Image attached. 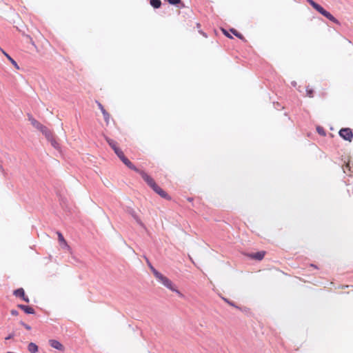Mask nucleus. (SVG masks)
<instances>
[{
  "mask_svg": "<svg viewBox=\"0 0 353 353\" xmlns=\"http://www.w3.org/2000/svg\"><path fill=\"white\" fill-rule=\"evenodd\" d=\"M142 179L145 182L161 197L166 199L171 200V196L162 188H161L154 181V179L149 176L145 171L141 173Z\"/></svg>",
  "mask_w": 353,
  "mask_h": 353,
  "instance_id": "nucleus-1",
  "label": "nucleus"
},
{
  "mask_svg": "<svg viewBox=\"0 0 353 353\" xmlns=\"http://www.w3.org/2000/svg\"><path fill=\"white\" fill-rule=\"evenodd\" d=\"M29 121L31 124L37 130L41 131L46 138L50 137V130L45 125H42L40 122L32 117L31 114H28Z\"/></svg>",
  "mask_w": 353,
  "mask_h": 353,
  "instance_id": "nucleus-2",
  "label": "nucleus"
},
{
  "mask_svg": "<svg viewBox=\"0 0 353 353\" xmlns=\"http://www.w3.org/2000/svg\"><path fill=\"white\" fill-rule=\"evenodd\" d=\"M117 156L119 158V159L130 170H134V172L139 173L141 175L143 170H141L137 168L123 154L121 150H119L117 153H115Z\"/></svg>",
  "mask_w": 353,
  "mask_h": 353,
  "instance_id": "nucleus-3",
  "label": "nucleus"
},
{
  "mask_svg": "<svg viewBox=\"0 0 353 353\" xmlns=\"http://www.w3.org/2000/svg\"><path fill=\"white\" fill-rule=\"evenodd\" d=\"M153 274L157 281L165 287H172V281L156 269H153Z\"/></svg>",
  "mask_w": 353,
  "mask_h": 353,
  "instance_id": "nucleus-4",
  "label": "nucleus"
},
{
  "mask_svg": "<svg viewBox=\"0 0 353 353\" xmlns=\"http://www.w3.org/2000/svg\"><path fill=\"white\" fill-rule=\"evenodd\" d=\"M315 10L330 21H332L333 23L337 25H340L339 21L336 18H335L330 12L324 9L320 4L317 6V8Z\"/></svg>",
  "mask_w": 353,
  "mask_h": 353,
  "instance_id": "nucleus-5",
  "label": "nucleus"
},
{
  "mask_svg": "<svg viewBox=\"0 0 353 353\" xmlns=\"http://www.w3.org/2000/svg\"><path fill=\"white\" fill-rule=\"evenodd\" d=\"M339 136L345 141H352L353 139V130L350 128H343L339 132Z\"/></svg>",
  "mask_w": 353,
  "mask_h": 353,
  "instance_id": "nucleus-6",
  "label": "nucleus"
},
{
  "mask_svg": "<svg viewBox=\"0 0 353 353\" xmlns=\"http://www.w3.org/2000/svg\"><path fill=\"white\" fill-rule=\"evenodd\" d=\"M265 254V251H259L255 253L247 254L246 256L254 260L261 261L263 259Z\"/></svg>",
  "mask_w": 353,
  "mask_h": 353,
  "instance_id": "nucleus-7",
  "label": "nucleus"
},
{
  "mask_svg": "<svg viewBox=\"0 0 353 353\" xmlns=\"http://www.w3.org/2000/svg\"><path fill=\"white\" fill-rule=\"evenodd\" d=\"M96 103L97 104L98 108L100 109L101 113L103 114V119H104L105 121L108 124L109 123V120H110V114L105 110V109L104 108V107L100 102L97 101Z\"/></svg>",
  "mask_w": 353,
  "mask_h": 353,
  "instance_id": "nucleus-8",
  "label": "nucleus"
},
{
  "mask_svg": "<svg viewBox=\"0 0 353 353\" xmlns=\"http://www.w3.org/2000/svg\"><path fill=\"white\" fill-rule=\"evenodd\" d=\"M14 295H15L16 296H19L20 298H21L24 301H26V303H28L29 302V299L28 297L25 294V292H24V290H23V288H19L16 290L14 291L13 292Z\"/></svg>",
  "mask_w": 353,
  "mask_h": 353,
  "instance_id": "nucleus-9",
  "label": "nucleus"
},
{
  "mask_svg": "<svg viewBox=\"0 0 353 353\" xmlns=\"http://www.w3.org/2000/svg\"><path fill=\"white\" fill-rule=\"evenodd\" d=\"M49 344L50 345L56 349V350H58L59 351H64V347L63 345L58 341L57 340H54V339H51L49 341Z\"/></svg>",
  "mask_w": 353,
  "mask_h": 353,
  "instance_id": "nucleus-10",
  "label": "nucleus"
},
{
  "mask_svg": "<svg viewBox=\"0 0 353 353\" xmlns=\"http://www.w3.org/2000/svg\"><path fill=\"white\" fill-rule=\"evenodd\" d=\"M105 139L107 141V143H108V145L111 147V148L114 150V153H117L119 150H121L117 146V143L114 140H113L108 137H105Z\"/></svg>",
  "mask_w": 353,
  "mask_h": 353,
  "instance_id": "nucleus-11",
  "label": "nucleus"
},
{
  "mask_svg": "<svg viewBox=\"0 0 353 353\" xmlns=\"http://www.w3.org/2000/svg\"><path fill=\"white\" fill-rule=\"evenodd\" d=\"M18 307H19L20 309L23 310L26 314H34V310L30 306L20 304V305H18Z\"/></svg>",
  "mask_w": 353,
  "mask_h": 353,
  "instance_id": "nucleus-12",
  "label": "nucleus"
},
{
  "mask_svg": "<svg viewBox=\"0 0 353 353\" xmlns=\"http://www.w3.org/2000/svg\"><path fill=\"white\" fill-rule=\"evenodd\" d=\"M48 141H49L52 145V146L55 149H59V144L57 142V141L54 139L52 132H50V137L46 138Z\"/></svg>",
  "mask_w": 353,
  "mask_h": 353,
  "instance_id": "nucleus-13",
  "label": "nucleus"
},
{
  "mask_svg": "<svg viewBox=\"0 0 353 353\" xmlns=\"http://www.w3.org/2000/svg\"><path fill=\"white\" fill-rule=\"evenodd\" d=\"M150 4L155 9L160 8L162 3L161 0H150Z\"/></svg>",
  "mask_w": 353,
  "mask_h": 353,
  "instance_id": "nucleus-14",
  "label": "nucleus"
},
{
  "mask_svg": "<svg viewBox=\"0 0 353 353\" xmlns=\"http://www.w3.org/2000/svg\"><path fill=\"white\" fill-rule=\"evenodd\" d=\"M2 52L3 53V54L7 57V59L10 61V63L12 64V65L17 68V69H19V67L17 64V63L8 54L6 53L5 51H3L2 50Z\"/></svg>",
  "mask_w": 353,
  "mask_h": 353,
  "instance_id": "nucleus-15",
  "label": "nucleus"
},
{
  "mask_svg": "<svg viewBox=\"0 0 353 353\" xmlns=\"http://www.w3.org/2000/svg\"><path fill=\"white\" fill-rule=\"evenodd\" d=\"M28 350L31 353H36L38 351V346L34 343H30L28 346Z\"/></svg>",
  "mask_w": 353,
  "mask_h": 353,
  "instance_id": "nucleus-16",
  "label": "nucleus"
},
{
  "mask_svg": "<svg viewBox=\"0 0 353 353\" xmlns=\"http://www.w3.org/2000/svg\"><path fill=\"white\" fill-rule=\"evenodd\" d=\"M57 233L58 235L59 241L60 242V245H62L63 244L65 246H68L61 232H57Z\"/></svg>",
  "mask_w": 353,
  "mask_h": 353,
  "instance_id": "nucleus-17",
  "label": "nucleus"
},
{
  "mask_svg": "<svg viewBox=\"0 0 353 353\" xmlns=\"http://www.w3.org/2000/svg\"><path fill=\"white\" fill-rule=\"evenodd\" d=\"M230 31L232 32V34H234L236 37H238L239 39L243 40V41H245V37L243 36L242 34H241L240 32H239L236 30H235L234 28H231L230 29Z\"/></svg>",
  "mask_w": 353,
  "mask_h": 353,
  "instance_id": "nucleus-18",
  "label": "nucleus"
},
{
  "mask_svg": "<svg viewBox=\"0 0 353 353\" xmlns=\"http://www.w3.org/2000/svg\"><path fill=\"white\" fill-rule=\"evenodd\" d=\"M316 131L317 132L321 135V136H325L326 133H325V130H324V128L321 126H318L316 128Z\"/></svg>",
  "mask_w": 353,
  "mask_h": 353,
  "instance_id": "nucleus-19",
  "label": "nucleus"
},
{
  "mask_svg": "<svg viewBox=\"0 0 353 353\" xmlns=\"http://www.w3.org/2000/svg\"><path fill=\"white\" fill-rule=\"evenodd\" d=\"M127 212H128V214H130L133 217L134 219H135V217L138 216L137 212L132 208H129L127 210Z\"/></svg>",
  "mask_w": 353,
  "mask_h": 353,
  "instance_id": "nucleus-20",
  "label": "nucleus"
},
{
  "mask_svg": "<svg viewBox=\"0 0 353 353\" xmlns=\"http://www.w3.org/2000/svg\"><path fill=\"white\" fill-rule=\"evenodd\" d=\"M169 4L172 6H178L181 3V0H166Z\"/></svg>",
  "mask_w": 353,
  "mask_h": 353,
  "instance_id": "nucleus-21",
  "label": "nucleus"
},
{
  "mask_svg": "<svg viewBox=\"0 0 353 353\" xmlns=\"http://www.w3.org/2000/svg\"><path fill=\"white\" fill-rule=\"evenodd\" d=\"M306 92H307V95L309 97H314V90L312 88H310L309 86H307L306 88Z\"/></svg>",
  "mask_w": 353,
  "mask_h": 353,
  "instance_id": "nucleus-22",
  "label": "nucleus"
},
{
  "mask_svg": "<svg viewBox=\"0 0 353 353\" xmlns=\"http://www.w3.org/2000/svg\"><path fill=\"white\" fill-rule=\"evenodd\" d=\"M170 289H171V290H172L174 293H175V294H176V296H177L178 297H183V294H182L179 290H178L176 288H170Z\"/></svg>",
  "mask_w": 353,
  "mask_h": 353,
  "instance_id": "nucleus-23",
  "label": "nucleus"
},
{
  "mask_svg": "<svg viewBox=\"0 0 353 353\" xmlns=\"http://www.w3.org/2000/svg\"><path fill=\"white\" fill-rule=\"evenodd\" d=\"M309 3L310 5L314 8V9H316L317 8V6L319 5V3H317L316 2H315L313 0H306Z\"/></svg>",
  "mask_w": 353,
  "mask_h": 353,
  "instance_id": "nucleus-24",
  "label": "nucleus"
},
{
  "mask_svg": "<svg viewBox=\"0 0 353 353\" xmlns=\"http://www.w3.org/2000/svg\"><path fill=\"white\" fill-rule=\"evenodd\" d=\"M136 222L143 228H145L144 223L141 221L139 216L135 217Z\"/></svg>",
  "mask_w": 353,
  "mask_h": 353,
  "instance_id": "nucleus-25",
  "label": "nucleus"
},
{
  "mask_svg": "<svg viewBox=\"0 0 353 353\" xmlns=\"http://www.w3.org/2000/svg\"><path fill=\"white\" fill-rule=\"evenodd\" d=\"M136 222L143 228H145L144 223L141 221L139 216L135 217Z\"/></svg>",
  "mask_w": 353,
  "mask_h": 353,
  "instance_id": "nucleus-26",
  "label": "nucleus"
},
{
  "mask_svg": "<svg viewBox=\"0 0 353 353\" xmlns=\"http://www.w3.org/2000/svg\"><path fill=\"white\" fill-rule=\"evenodd\" d=\"M145 260H146V263H147L148 267L150 268L152 272L153 273V269H155V268L153 267V265H152V263H150V261H149V259L148 258L145 257Z\"/></svg>",
  "mask_w": 353,
  "mask_h": 353,
  "instance_id": "nucleus-27",
  "label": "nucleus"
},
{
  "mask_svg": "<svg viewBox=\"0 0 353 353\" xmlns=\"http://www.w3.org/2000/svg\"><path fill=\"white\" fill-rule=\"evenodd\" d=\"M274 106L277 110H281L283 108V107L279 102L274 103Z\"/></svg>",
  "mask_w": 353,
  "mask_h": 353,
  "instance_id": "nucleus-28",
  "label": "nucleus"
},
{
  "mask_svg": "<svg viewBox=\"0 0 353 353\" xmlns=\"http://www.w3.org/2000/svg\"><path fill=\"white\" fill-rule=\"evenodd\" d=\"M22 325L28 330H31V327L24 323H21Z\"/></svg>",
  "mask_w": 353,
  "mask_h": 353,
  "instance_id": "nucleus-29",
  "label": "nucleus"
},
{
  "mask_svg": "<svg viewBox=\"0 0 353 353\" xmlns=\"http://www.w3.org/2000/svg\"><path fill=\"white\" fill-rule=\"evenodd\" d=\"M14 337V334H9L7 337L5 338L6 340H9V339H11Z\"/></svg>",
  "mask_w": 353,
  "mask_h": 353,
  "instance_id": "nucleus-30",
  "label": "nucleus"
},
{
  "mask_svg": "<svg viewBox=\"0 0 353 353\" xmlns=\"http://www.w3.org/2000/svg\"><path fill=\"white\" fill-rule=\"evenodd\" d=\"M223 31L224 34H225L226 37H229V38H232V36H230V34H229L228 32H227V31H226L225 30H223Z\"/></svg>",
  "mask_w": 353,
  "mask_h": 353,
  "instance_id": "nucleus-31",
  "label": "nucleus"
},
{
  "mask_svg": "<svg viewBox=\"0 0 353 353\" xmlns=\"http://www.w3.org/2000/svg\"><path fill=\"white\" fill-rule=\"evenodd\" d=\"M222 299H223L225 301H226L228 303H229L230 305H234V304H233L232 303L230 302V301H229L228 300H227L225 298L222 297Z\"/></svg>",
  "mask_w": 353,
  "mask_h": 353,
  "instance_id": "nucleus-32",
  "label": "nucleus"
},
{
  "mask_svg": "<svg viewBox=\"0 0 353 353\" xmlns=\"http://www.w3.org/2000/svg\"><path fill=\"white\" fill-rule=\"evenodd\" d=\"M11 314H12V315H17V314H18V312H17V311H16V310H12V311H11Z\"/></svg>",
  "mask_w": 353,
  "mask_h": 353,
  "instance_id": "nucleus-33",
  "label": "nucleus"
},
{
  "mask_svg": "<svg viewBox=\"0 0 353 353\" xmlns=\"http://www.w3.org/2000/svg\"><path fill=\"white\" fill-rule=\"evenodd\" d=\"M199 32H200V34H201L203 37H208V36H207V34H206L204 32H203V31L200 30V31H199Z\"/></svg>",
  "mask_w": 353,
  "mask_h": 353,
  "instance_id": "nucleus-34",
  "label": "nucleus"
},
{
  "mask_svg": "<svg viewBox=\"0 0 353 353\" xmlns=\"http://www.w3.org/2000/svg\"><path fill=\"white\" fill-rule=\"evenodd\" d=\"M199 32H200V34H201L203 37H208V36H207V34H206L204 32H203V31L200 30V31H199Z\"/></svg>",
  "mask_w": 353,
  "mask_h": 353,
  "instance_id": "nucleus-35",
  "label": "nucleus"
},
{
  "mask_svg": "<svg viewBox=\"0 0 353 353\" xmlns=\"http://www.w3.org/2000/svg\"><path fill=\"white\" fill-rule=\"evenodd\" d=\"M199 32H200V34H201L203 37H208V36H207V34H206L204 32H203V31L200 30V31H199Z\"/></svg>",
  "mask_w": 353,
  "mask_h": 353,
  "instance_id": "nucleus-36",
  "label": "nucleus"
},
{
  "mask_svg": "<svg viewBox=\"0 0 353 353\" xmlns=\"http://www.w3.org/2000/svg\"><path fill=\"white\" fill-rule=\"evenodd\" d=\"M347 168L350 170V165H346L345 168H343V171H344L345 173L346 172L345 169H347Z\"/></svg>",
  "mask_w": 353,
  "mask_h": 353,
  "instance_id": "nucleus-37",
  "label": "nucleus"
},
{
  "mask_svg": "<svg viewBox=\"0 0 353 353\" xmlns=\"http://www.w3.org/2000/svg\"><path fill=\"white\" fill-rule=\"evenodd\" d=\"M341 287H345V288H347V287H353V285H341Z\"/></svg>",
  "mask_w": 353,
  "mask_h": 353,
  "instance_id": "nucleus-38",
  "label": "nucleus"
},
{
  "mask_svg": "<svg viewBox=\"0 0 353 353\" xmlns=\"http://www.w3.org/2000/svg\"><path fill=\"white\" fill-rule=\"evenodd\" d=\"M292 85L293 86H296V83L295 81H293V82H292Z\"/></svg>",
  "mask_w": 353,
  "mask_h": 353,
  "instance_id": "nucleus-39",
  "label": "nucleus"
},
{
  "mask_svg": "<svg viewBox=\"0 0 353 353\" xmlns=\"http://www.w3.org/2000/svg\"><path fill=\"white\" fill-rule=\"evenodd\" d=\"M196 26H197V28H200V26H201L200 23H196Z\"/></svg>",
  "mask_w": 353,
  "mask_h": 353,
  "instance_id": "nucleus-40",
  "label": "nucleus"
},
{
  "mask_svg": "<svg viewBox=\"0 0 353 353\" xmlns=\"http://www.w3.org/2000/svg\"><path fill=\"white\" fill-rule=\"evenodd\" d=\"M0 170H3V167L1 165H0Z\"/></svg>",
  "mask_w": 353,
  "mask_h": 353,
  "instance_id": "nucleus-41",
  "label": "nucleus"
},
{
  "mask_svg": "<svg viewBox=\"0 0 353 353\" xmlns=\"http://www.w3.org/2000/svg\"><path fill=\"white\" fill-rule=\"evenodd\" d=\"M7 353H13V352H8Z\"/></svg>",
  "mask_w": 353,
  "mask_h": 353,
  "instance_id": "nucleus-42",
  "label": "nucleus"
}]
</instances>
